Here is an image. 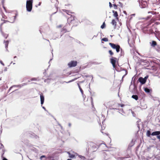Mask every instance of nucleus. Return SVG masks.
<instances>
[{
	"label": "nucleus",
	"mask_w": 160,
	"mask_h": 160,
	"mask_svg": "<svg viewBox=\"0 0 160 160\" xmlns=\"http://www.w3.org/2000/svg\"><path fill=\"white\" fill-rule=\"evenodd\" d=\"M12 19H10L9 21H4L3 23H2L0 25V29L1 32L2 34V35L6 39L7 38L8 36V34H6L4 33L2 31V26H4L5 27H9V22H13L15 19V16H13L11 17Z\"/></svg>",
	"instance_id": "f257e3e1"
},
{
	"label": "nucleus",
	"mask_w": 160,
	"mask_h": 160,
	"mask_svg": "<svg viewBox=\"0 0 160 160\" xmlns=\"http://www.w3.org/2000/svg\"><path fill=\"white\" fill-rule=\"evenodd\" d=\"M68 20L70 22V23L72 24V26H77L78 24V20L75 18L74 16L72 15H71L70 17L68 18Z\"/></svg>",
	"instance_id": "f03ea898"
},
{
	"label": "nucleus",
	"mask_w": 160,
	"mask_h": 160,
	"mask_svg": "<svg viewBox=\"0 0 160 160\" xmlns=\"http://www.w3.org/2000/svg\"><path fill=\"white\" fill-rule=\"evenodd\" d=\"M33 0H28L26 2V8L27 10L31 12L32 9Z\"/></svg>",
	"instance_id": "7ed1b4c3"
},
{
	"label": "nucleus",
	"mask_w": 160,
	"mask_h": 160,
	"mask_svg": "<svg viewBox=\"0 0 160 160\" xmlns=\"http://www.w3.org/2000/svg\"><path fill=\"white\" fill-rule=\"evenodd\" d=\"M110 61L112 65L113 68L116 70L117 67L116 63H118V59L116 58L112 57L111 58H110Z\"/></svg>",
	"instance_id": "20e7f679"
},
{
	"label": "nucleus",
	"mask_w": 160,
	"mask_h": 160,
	"mask_svg": "<svg viewBox=\"0 0 160 160\" xmlns=\"http://www.w3.org/2000/svg\"><path fill=\"white\" fill-rule=\"evenodd\" d=\"M109 44L112 48L116 50L117 52H118L120 51V47L119 45L111 42L109 43Z\"/></svg>",
	"instance_id": "39448f33"
},
{
	"label": "nucleus",
	"mask_w": 160,
	"mask_h": 160,
	"mask_svg": "<svg viewBox=\"0 0 160 160\" xmlns=\"http://www.w3.org/2000/svg\"><path fill=\"white\" fill-rule=\"evenodd\" d=\"M139 3L140 6L142 8L147 7L148 3L145 0H139Z\"/></svg>",
	"instance_id": "423d86ee"
},
{
	"label": "nucleus",
	"mask_w": 160,
	"mask_h": 160,
	"mask_svg": "<svg viewBox=\"0 0 160 160\" xmlns=\"http://www.w3.org/2000/svg\"><path fill=\"white\" fill-rule=\"evenodd\" d=\"M78 62L77 61H71L68 63V66L69 68L75 67L77 65Z\"/></svg>",
	"instance_id": "0eeeda50"
},
{
	"label": "nucleus",
	"mask_w": 160,
	"mask_h": 160,
	"mask_svg": "<svg viewBox=\"0 0 160 160\" xmlns=\"http://www.w3.org/2000/svg\"><path fill=\"white\" fill-rule=\"evenodd\" d=\"M70 26V24L69 23L66 25L62 28V31H63L64 32H69L70 30V28H68V27Z\"/></svg>",
	"instance_id": "6e6552de"
},
{
	"label": "nucleus",
	"mask_w": 160,
	"mask_h": 160,
	"mask_svg": "<svg viewBox=\"0 0 160 160\" xmlns=\"http://www.w3.org/2000/svg\"><path fill=\"white\" fill-rule=\"evenodd\" d=\"M138 80L142 84H144L146 82L145 79H143L142 77L139 78Z\"/></svg>",
	"instance_id": "1a4fd4ad"
},
{
	"label": "nucleus",
	"mask_w": 160,
	"mask_h": 160,
	"mask_svg": "<svg viewBox=\"0 0 160 160\" xmlns=\"http://www.w3.org/2000/svg\"><path fill=\"white\" fill-rule=\"evenodd\" d=\"M40 100H41V104H42L44 102V97L42 93L40 94Z\"/></svg>",
	"instance_id": "9d476101"
},
{
	"label": "nucleus",
	"mask_w": 160,
	"mask_h": 160,
	"mask_svg": "<svg viewBox=\"0 0 160 160\" xmlns=\"http://www.w3.org/2000/svg\"><path fill=\"white\" fill-rule=\"evenodd\" d=\"M160 134V131H155L152 132L151 133V135L152 136H159V135Z\"/></svg>",
	"instance_id": "9b49d317"
},
{
	"label": "nucleus",
	"mask_w": 160,
	"mask_h": 160,
	"mask_svg": "<svg viewBox=\"0 0 160 160\" xmlns=\"http://www.w3.org/2000/svg\"><path fill=\"white\" fill-rule=\"evenodd\" d=\"M4 43L5 45V47L6 50H8V46L9 44V41L8 40H4Z\"/></svg>",
	"instance_id": "f8f14e48"
},
{
	"label": "nucleus",
	"mask_w": 160,
	"mask_h": 160,
	"mask_svg": "<svg viewBox=\"0 0 160 160\" xmlns=\"http://www.w3.org/2000/svg\"><path fill=\"white\" fill-rule=\"evenodd\" d=\"M112 12L113 13V16L116 17L117 20H118V12L117 11H115L114 10L112 11Z\"/></svg>",
	"instance_id": "ddd939ff"
},
{
	"label": "nucleus",
	"mask_w": 160,
	"mask_h": 160,
	"mask_svg": "<svg viewBox=\"0 0 160 160\" xmlns=\"http://www.w3.org/2000/svg\"><path fill=\"white\" fill-rule=\"evenodd\" d=\"M111 23L112 24V25L114 26V28H115L116 27L117 24V22L115 20V19H113L112 20Z\"/></svg>",
	"instance_id": "4468645a"
},
{
	"label": "nucleus",
	"mask_w": 160,
	"mask_h": 160,
	"mask_svg": "<svg viewBox=\"0 0 160 160\" xmlns=\"http://www.w3.org/2000/svg\"><path fill=\"white\" fill-rule=\"evenodd\" d=\"M150 44L151 45L152 47H155L157 45L156 42L154 41H152V42H150Z\"/></svg>",
	"instance_id": "2eb2a0df"
},
{
	"label": "nucleus",
	"mask_w": 160,
	"mask_h": 160,
	"mask_svg": "<svg viewBox=\"0 0 160 160\" xmlns=\"http://www.w3.org/2000/svg\"><path fill=\"white\" fill-rule=\"evenodd\" d=\"M144 90L147 93H150V91H151V90H150V89L147 88H144Z\"/></svg>",
	"instance_id": "dca6fc26"
},
{
	"label": "nucleus",
	"mask_w": 160,
	"mask_h": 160,
	"mask_svg": "<svg viewBox=\"0 0 160 160\" xmlns=\"http://www.w3.org/2000/svg\"><path fill=\"white\" fill-rule=\"evenodd\" d=\"M132 98L137 100L138 99V97L137 95H133L132 96Z\"/></svg>",
	"instance_id": "f3484780"
},
{
	"label": "nucleus",
	"mask_w": 160,
	"mask_h": 160,
	"mask_svg": "<svg viewBox=\"0 0 160 160\" xmlns=\"http://www.w3.org/2000/svg\"><path fill=\"white\" fill-rule=\"evenodd\" d=\"M84 82L83 81H79L78 82V87L79 89H82L81 88V87L80 84H81L82 83H83Z\"/></svg>",
	"instance_id": "a211bd4d"
},
{
	"label": "nucleus",
	"mask_w": 160,
	"mask_h": 160,
	"mask_svg": "<svg viewBox=\"0 0 160 160\" xmlns=\"http://www.w3.org/2000/svg\"><path fill=\"white\" fill-rule=\"evenodd\" d=\"M68 153L69 157L70 158H73L75 157V155L74 154H71L69 152H68Z\"/></svg>",
	"instance_id": "6ab92c4d"
},
{
	"label": "nucleus",
	"mask_w": 160,
	"mask_h": 160,
	"mask_svg": "<svg viewBox=\"0 0 160 160\" xmlns=\"http://www.w3.org/2000/svg\"><path fill=\"white\" fill-rule=\"evenodd\" d=\"M146 135L148 137H150V135H151V132L150 131L148 130L147 131Z\"/></svg>",
	"instance_id": "aec40b11"
},
{
	"label": "nucleus",
	"mask_w": 160,
	"mask_h": 160,
	"mask_svg": "<svg viewBox=\"0 0 160 160\" xmlns=\"http://www.w3.org/2000/svg\"><path fill=\"white\" fill-rule=\"evenodd\" d=\"M108 52L111 56H112L114 54V53L112 50H109Z\"/></svg>",
	"instance_id": "412c9836"
},
{
	"label": "nucleus",
	"mask_w": 160,
	"mask_h": 160,
	"mask_svg": "<svg viewBox=\"0 0 160 160\" xmlns=\"http://www.w3.org/2000/svg\"><path fill=\"white\" fill-rule=\"evenodd\" d=\"M106 25L105 24V22H104L103 24L101 26V28L102 29H103L105 27Z\"/></svg>",
	"instance_id": "4be33fe9"
},
{
	"label": "nucleus",
	"mask_w": 160,
	"mask_h": 160,
	"mask_svg": "<svg viewBox=\"0 0 160 160\" xmlns=\"http://www.w3.org/2000/svg\"><path fill=\"white\" fill-rule=\"evenodd\" d=\"M102 41H104L105 42H107L108 41V39L107 38H103L102 39Z\"/></svg>",
	"instance_id": "5701e85b"
},
{
	"label": "nucleus",
	"mask_w": 160,
	"mask_h": 160,
	"mask_svg": "<svg viewBox=\"0 0 160 160\" xmlns=\"http://www.w3.org/2000/svg\"><path fill=\"white\" fill-rule=\"evenodd\" d=\"M157 0V2H154L153 3V4H156V5H158L159 4V0H158V1H157V0Z\"/></svg>",
	"instance_id": "b1692460"
},
{
	"label": "nucleus",
	"mask_w": 160,
	"mask_h": 160,
	"mask_svg": "<svg viewBox=\"0 0 160 160\" xmlns=\"http://www.w3.org/2000/svg\"><path fill=\"white\" fill-rule=\"evenodd\" d=\"M63 11L66 12L68 14H69V13H70V12L68 11V10H63Z\"/></svg>",
	"instance_id": "393cba45"
},
{
	"label": "nucleus",
	"mask_w": 160,
	"mask_h": 160,
	"mask_svg": "<svg viewBox=\"0 0 160 160\" xmlns=\"http://www.w3.org/2000/svg\"><path fill=\"white\" fill-rule=\"evenodd\" d=\"M31 81H37V78H32L31 79Z\"/></svg>",
	"instance_id": "a878e982"
},
{
	"label": "nucleus",
	"mask_w": 160,
	"mask_h": 160,
	"mask_svg": "<svg viewBox=\"0 0 160 160\" xmlns=\"http://www.w3.org/2000/svg\"><path fill=\"white\" fill-rule=\"evenodd\" d=\"M113 6L114 7V8L115 9H116V8H117V6L116 4H114L113 5Z\"/></svg>",
	"instance_id": "bb28decb"
},
{
	"label": "nucleus",
	"mask_w": 160,
	"mask_h": 160,
	"mask_svg": "<svg viewBox=\"0 0 160 160\" xmlns=\"http://www.w3.org/2000/svg\"><path fill=\"white\" fill-rule=\"evenodd\" d=\"M148 78V76H146L144 78H143L144 79H145V80H146H146H147V79Z\"/></svg>",
	"instance_id": "cd10ccee"
},
{
	"label": "nucleus",
	"mask_w": 160,
	"mask_h": 160,
	"mask_svg": "<svg viewBox=\"0 0 160 160\" xmlns=\"http://www.w3.org/2000/svg\"><path fill=\"white\" fill-rule=\"evenodd\" d=\"M82 94H83V92L82 89H79Z\"/></svg>",
	"instance_id": "c85d7f7f"
},
{
	"label": "nucleus",
	"mask_w": 160,
	"mask_h": 160,
	"mask_svg": "<svg viewBox=\"0 0 160 160\" xmlns=\"http://www.w3.org/2000/svg\"><path fill=\"white\" fill-rule=\"evenodd\" d=\"M109 7L110 8H111V7H112V3L110 2H109Z\"/></svg>",
	"instance_id": "c756f323"
},
{
	"label": "nucleus",
	"mask_w": 160,
	"mask_h": 160,
	"mask_svg": "<svg viewBox=\"0 0 160 160\" xmlns=\"http://www.w3.org/2000/svg\"><path fill=\"white\" fill-rule=\"evenodd\" d=\"M0 62L2 65H3V66H4V64L2 61H0Z\"/></svg>",
	"instance_id": "7c9ffc66"
},
{
	"label": "nucleus",
	"mask_w": 160,
	"mask_h": 160,
	"mask_svg": "<svg viewBox=\"0 0 160 160\" xmlns=\"http://www.w3.org/2000/svg\"><path fill=\"white\" fill-rule=\"evenodd\" d=\"M124 105V104H122L119 105V106H120L121 107H123Z\"/></svg>",
	"instance_id": "2f4dec72"
},
{
	"label": "nucleus",
	"mask_w": 160,
	"mask_h": 160,
	"mask_svg": "<svg viewBox=\"0 0 160 160\" xmlns=\"http://www.w3.org/2000/svg\"><path fill=\"white\" fill-rule=\"evenodd\" d=\"M45 157V156H44V155H42V156L41 157H40V158L41 159H42V158H44V157Z\"/></svg>",
	"instance_id": "473e14b6"
},
{
	"label": "nucleus",
	"mask_w": 160,
	"mask_h": 160,
	"mask_svg": "<svg viewBox=\"0 0 160 160\" xmlns=\"http://www.w3.org/2000/svg\"><path fill=\"white\" fill-rule=\"evenodd\" d=\"M15 86H12V87H11L10 88H9V90H10L12 89V88L13 87H15Z\"/></svg>",
	"instance_id": "72a5a7b5"
},
{
	"label": "nucleus",
	"mask_w": 160,
	"mask_h": 160,
	"mask_svg": "<svg viewBox=\"0 0 160 160\" xmlns=\"http://www.w3.org/2000/svg\"><path fill=\"white\" fill-rule=\"evenodd\" d=\"M157 138L159 139V140H160V136H157Z\"/></svg>",
	"instance_id": "f704fd0d"
},
{
	"label": "nucleus",
	"mask_w": 160,
	"mask_h": 160,
	"mask_svg": "<svg viewBox=\"0 0 160 160\" xmlns=\"http://www.w3.org/2000/svg\"><path fill=\"white\" fill-rule=\"evenodd\" d=\"M150 31L152 33L153 32V31L152 29H151L150 30Z\"/></svg>",
	"instance_id": "c9c22d12"
},
{
	"label": "nucleus",
	"mask_w": 160,
	"mask_h": 160,
	"mask_svg": "<svg viewBox=\"0 0 160 160\" xmlns=\"http://www.w3.org/2000/svg\"><path fill=\"white\" fill-rule=\"evenodd\" d=\"M153 12H154L153 11H151V12H148V13H151L153 14Z\"/></svg>",
	"instance_id": "e433bc0d"
},
{
	"label": "nucleus",
	"mask_w": 160,
	"mask_h": 160,
	"mask_svg": "<svg viewBox=\"0 0 160 160\" xmlns=\"http://www.w3.org/2000/svg\"><path fill=\"white\" fill-rule=\"evenodd\" d=\"M3 160H8L6 158H4L3 159Z\"/></svg>",
	"instance_id": "4c0bfd02"
},
{
	"label": "nucleus",
	"mask_w": 160,
	"mask_h": 160,
	"mask_svg": "<svg viewBox=\"0 0 160 160\" xmlns=\"http://www.w3.org/2000/svg\"><path fill=\"white\" fill-rule=\"evenodd\" d=\"M85 77H88L89 76H88V75H85Z\"/></svg>",
	"instance_id": "58836bf2"
},
{
	"label": "nucleus",
	"mask_w": 160,
	"mask_h": 160,
	"mask_svg": "<svg viewBox=\"0 0 160 160\" xmlns=\"http://www.w3.org/2000/svg\"><path fill=\"white\" fill-rule=\"evenodd\" d=\"M67 160H72L71 159H68Z\"/></svg>",
	"instance_id": "ea45409f"
}]
</instances>
